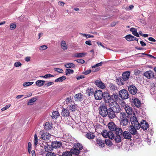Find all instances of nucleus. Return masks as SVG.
I'll use <instances>...</instances> for the list:
<instances>
[{"label": "nucleus", "instance_id": "1", "mask_svg": "<svg viewBox=\"0 0 156 156\" xmlns=\"http://www.w3.org/2000/svg\"><path fill=\"white\" fill-rule=\"evenodd\" d=\"M120 111V108L117 102H115L112 103L108 109V116L110 119H113L116 117L115 113H119Z\"/></svg>", "mask_w": 156, "mask_h": 156}, {"label": "nucleus", "instance_id": "2", "mask_svg": "<svg viewBox=\"0 0 156 156\" xmlns=\"http://www.w3.org/2000/svg\"><path fill=\"white\" fill-rule=\"evenodd\" d=\"M73 148L71 151L73 154L77 155L80 153V151L83 149V146L79 143H76L74 144Z\"/></svg>", "mask_w": 156, "mask_h": 156}, {"label": "nucleus", "instance_id": "3", "mask_svg": "<svg viewBox=\"0 0 156 156\" xmlns=\"http://www.w3.org/2000/svg\"><path fill=\"white\" fill-rule=\"evenodd\" d=\"M99 110L100 114L102 116L106 117L108 115V109L104 105H102L100 106Z\"/></svg>", "mask_w": 156, "mask_h": 156}, {"label": "nucleus", "instance_id": "4", "mask_svg": "<svg viewBox=\"0 0 156 156\" xmlns=\"http://www.w3.org/2000/svg\"><path fill=\"white\" fill-rule=\"evenodd\" d=\"M102 135L105 138L108 137L109 139L113 140L114 138V135L112 132L108 131L106 130H104L102 133Z\"/></svg>", "mask_w": 156, "mask_h": 156}, {"label": "nucleus", "instance_id": "5", "mask_svg": "<svg viewBox=\"0 0 156 156\" xmlns=\"http://www.w3.org/2000/svg\"><path fill=\"white\" fill-rule=\"evenodd\" d=\"M130 121L131 123V126H133L138 129H139L140 124L138 122L136 118L134 115L131 116L130 118Z\"/></svg>", "mask_w": 156, "mask_h": 156}, {"label": "nucleus", "instance_id": "6", "mask_svg": "<svg viewBox=\"0 0 156 156\" xmlns=\"http://www.w3.org/2000/svg\"><path fill=\"white\" fill-rule=\"evenodd\" d=\"M119 95L122 99H125L129 98L128 91L125 89H123L119 92Z\"/></svg>", "mask_w": 156, "mask_h": 156}, {"label": "nucleus", "instance_id": "7", "mask_svg": "<svg viewBox=\"0 0 156 156\" xmlns=\"http://www.w3.org/2000/svg\"><path fill=\"white\" fill-rule=\"evenodd\" d=\"M122 104H124L123 108L126 113L128 115H130L132 114L133 112V110L131 107L126 104L125 102H123Z\"/></svg>", "mask_w": 156, "mask_h": 156}, {"label": "nucleus", "instance_id": "8", "mask_svg": "<svg viewBox=\"0 0 156 156\" xmlns=\"http://www.w3.org/2000/svg\"><path fill=\"white\" fill-rule=\"evenodd\" d=\"M103 93L102 91L99 90H97L94 93V97L96 100H101L103 98Z\"/></svg>", "mask_w": 156, "mask_h": 156}, {"label": "nucleus", "instance_id": "9", "mask_svg": "<svg viewBox=\"0 0 156 156\" xmlns=\"http://www.w3.org/2000/svg\"><path fill=\"white\" fill-rule=\"evenodd\" d=\"M128 90L130 93L133 95L135 94L137 91V88L133 85L129 86L128 87Z\"/></svg>", "mask_w": 156, "mask_h": 156}, {"label": "nucleus", "instance_id": "10", "mask_svg": "<svg viewBox=\"0 0 156 156\" xmlns=\"http://www.w3.org/2000/svg\"><path fill=\"white\" fill-rule=\"evenodd\" d=\"M140 126L139 129L141 127L144 130H147L149 126L148 123L144 120H143L141 122Z\"/></svg>", "mask_w": 156, "mask_h": 156}, {"label": "nucleus", "instance_id": "11", "mask_svg": "<svg viewBox=\"0 0 156 156\" xmlns=\"http://www.w3.org/2000/svg\"><path fill=\"white\" fill-rule=\"evenodd\" d=\"M144 75L148 79H150L154 76L153 72L151 70L146 72L144 74Z\"/></svg>", "mask_w": 156, "mask_h": 156}, {"label": "nucleus", "instance_id": "12", "mask_svg": "<svg viewBox=\"0 0 156 156\" xmlns=\"http://www.w3.org/2000/svg\"><path fill=\"white\" fill-rule=\"evenodd\" d=\"M51 135L48 133H46L42 134L41 136V138L43 140H48L50 136Z\"/></svg>", "mask_w": 156, "mask_h": 156}, {"label": "nucleus", "instance_id": "13", "mask_svg": "<svg viewBox=\"0 0 156 156\" xmlns=\"http://www.w3.org/2000/svg\"><path fill=\"white\" fill-rule=\"evenodd\" d=\"M61 115L63 116L68 117L70 115L69 110L66 108H63L61 112Z\"/></svg>", "mask_w": 156, "mask_h": 156}, {"label": "nucleus", "instance_id": "14", "mask_svg": "<svg viewBox=\"0 0 156 156\" xmlns=\"http://www.w3.org/2000/svg\"><path fill=\"white\" fill-rule=\"evenodd\" d=\"M108 126L109 129L111 132L114 131L117 127L116 125L113 122H109Z\"/></svg>", "mask_w": 156, "mask_h": 156}, {"label": "nucleus", "instance_id": "15", "mask_svg": "<svg viewBox=\"0 0 156 156\" xmlns=\"http://www.w3.org/2000/svg\"><path fill=\"white\" fill-rule=\"evenodd\" d=\"M136 129L137 128L135 126H130V128L129 129V131L131 135H133L137 134V131Z\"/></svg>", "mask_w": 156, "mask_h": 156}, {"label": "nucleus", "instance_id": "16", "mask_svg": "<svg viewBox=\"0 0 156 156\" xmlns=\"http://www.w3.org/2000/svg\"><path fill=\"white\" fill-rule=\"evenodd\" d=\"M119 117L120 119V121L128 119V116L124 112H120L119 114Z\"/></svg>", "mask_w": 156, "mask_h": 156}, {"label": "nucleus", "instance_id": "17", "mask_svg": "<svg viewBox=\"0 0 156 156\" xmlns=\"http://www.w3.org/2000/svg\"><path fill=\"white\" fill-rule=\"evenodd\" d=\"M122 134L124 138L126 139H130L132 137V135L129 132L125 131Z\"/></svg>", "mask_w": 156, "mask_h": 156}, {"label": "nucleus", "instance_id": "18", "mask_svg": "<svg viewBox=\"0 0 156 156\" xmlns=\"http://www.w3.org/2000/svg\"><path fill=\"white\" fill-rule=\"evenodd\" d=\"M130 72L126 71L123 73L122 75V78L123 80H128L130 75Z\"/></svg>", "mask_w": 156, "mask_h": 156}, {"label": "nucleus", "instance_id": "19", "mask_svg": "<svg viewBox=\"0 0 156 156\" xmlns=\"http://www.w3.org/2000/svg\"><path fill=\"white\" fill-rule=\"evenodd\" d=\"M96 85L98 87L104 89L105 87V84L101 81L97 80L95 82Z\"/></svg>", "mask_w": 156, "mask_h": 156}, {"label": "nucleus", "instance_id": "20", "mask_svg": "<svg viewBox=\"0 0 156 156\" xmlns=\"http://www.w3.org/2000/svg\"><path fill=\"white\" fill-rule=\"evenodd\" d=\"M104 100L106 103L108 104L109 107H110V105H111V104L112 103H113V102H116L115 101H113L112 100V97L111 95L109 96L108 97V98H105V99Z\"/></svg>", "mask_w": 156, "mask_h": 156}, {"label": "nucleus", "instance_id": "21", "mask_svg": "<svg viewBox=\"0 0 156 156\" xmlns=\"http://www.w3.org/2000/svg\"><path fill=\"white\" fill-rule=\"evenodd\" d=\"M67 107L72 112H75L77 110V106L74 102L71 105H69Z\"/></svg>", "mask_w": 156, "mask_h": 156}, {"label": "nucleus", "instance_id": "22", "mask_svg": "<svg viewBox=\"0 0 156 156\" xmlns=\"http://www.w3.org/2000/svg\"><path fill=\"white\" fill-rule=\"evenodd\" d=\"M62 143L60 142L54 141L52 143L51 145L53 148H57L60 147Z\"/></svg>", "mask_w": 156, "mask_h": 156}, {"label": "nucleus", "instance_id": "23", "mask_svg": "<svg viewBox=\"0 0 156 156\" xmlns=\"http://www.w3.org/2000/svg\"><path fill=\"white\" fill-rule=\"evenodd\" d=\"M86 137L89 139L90 140L94 138L95 136L92 133L89 132L86 134Z\"/></svg>", "mask_w": 156, "mask_h": 156}, {"label": "nucleus", "instance_id": "24", "mask_svg": "<svg viewBox=\"0 0 156 156\" xmlns=\"http://www.w3.org/2000/svg\"><path fill=\"white\" fill-rule=\"evenodd\" d=\"M126 39L128 41H134L136 39V37L131 34H129L125 36Z\"/></svg>", "mask_w": 156, "mask_h": 156}, {"label": "nucleus", "instance_id": "25", "mask_svg": "<svg viewBox=\"0 0 156 156\" xmlns=\"http://www.w3.org/2000/svg\"><path fill=\"white\" fill-rule=\"evenodd\" d=\"M87 53L82 52L80 53H76L74 54V57L76 58H82L85 56L87 54Z\"/></svg>", "mask_w": 156, "mask_h": 156}, {"label": "nucleus", "instance_id": "26", "mask_svg": "<svg viewBox=\"0 0 156 156\" xmlns=\"http://www.w3.org/2000/svg\"><path fill=\"white\" fill-rule=\"evenodd\" d=\"M97 143L99 146L101 147H104L105 145L104 141L100 139H97Z\"/></svg>", "mask_w": 156, "mask_h": 156}, {"label": "nucleus", "instance_id": "27", "mask_svg": "<svg viewBox=\"0 0 156 156\" xmlns=\"http://www.w3.org/2000/svg\"><path fill=\"white\" fill-rule=\"evenodd\" d=\"M120 123L122 126H124V128H126V126L128 125L129 120L128 119L120 121Z\"/></svg>", "mask_w": 156, "mask_h": 156}, {"label": "nucleus", "instance_id": "28", "mask_svg": "<svg viewBox=\"0 0 156 156\" xmlns=\"http://www.w3.org/2000/svg\"><path fill=\"white\" fill-rule=\"evenodd\" d=\"M75 100L77 101H80L83 98L82 95L81 93H78L74 96Z\"/></svg>", "mask_w": 156, "mask_h": 156}, {"label": "nucleus", "instance_id": "29", "mask_svg": "<svg viewBox=\"0 0 156 156\" xmlns=\"http://www.w3.org/2000/svg\"><path fill=\"white\" fill-rule=\"evenodd\" d=\"M115 134L116 135H122L123 133V131L122 129L119 127H116L114 130Z\"/></svg>", "mask_w": 156, "mask_h": 156}, {"label": "nucleus", "instance_id": "30", "mask_svg": "<svg viewBox=\"0 0 156 156\" xmlns=\"http://www.w3.org/2000/svg\"><path fill=\"white\" fill-rule=\"evenodd\" d=\"M64 66L67 68H75L76 66L73 63H69L65 64Z\"/></svg>", "mask_w": 156, "mask_h": 156}, {"label": "nucleus", "instance_id": "31", "mask_svg": "<svg viewBox=\"0 0 156 156\" xmlns=\"http://www.w3.org/2000/svg\"><path fill=\"white\" fill-rule=\"evenodd\" d=\"M61 47L62 49L65 51L67 50L68 47L66 42L64 41H61Z\"/></svg>", "mask_w": 156, "mask_h": 156}, {"label": "nucleus", "instance_id": "32", "mask_svg": "<svg viewBox=\"0 0 156 156\" xmlns=\"http://www.w3.org/2000/svg\"><path fill=\"white\" fill-rule=\"evenodd\" d=\"M53 148L52 145H50L48 144L45 145L44 147L45 151L48 152H49V151H52Z\"/></svg>", "mask_w": 156, "mask_h": 156}, {"label": "nucleus", "instance_id": "33", "mask_svg": "<svg viewBox=\"0 0 156 156\" xmlns=\"http://www.w3.org/2000/svg\"><path fill=\"white\" fill-rule=\"evenodd\" d=\"M59 115V114L58 111H53L52 112L51 117L53 119H56Z\"/></svg>", "mask_w": 156, "mask_h": 156}, {"label": "nucleus", "instance_id": "34", "mask_svg": "<svg viewBox=\"0 0 156 156\" xmlns=\"http://www.w3.org/2000/svg\"><path fill=\"white\" fill-rule=\"evenodd\" d=\"M66 101L67 106L69 105H71L74 103V102L73 101V98L71 97L67 98L66 100Z\"/></svg>", "mask_w": 156, "mask_h": 156}, {"label": "nucleus", "instance_id": "35", "mask_svg": "<svg viewBox=\"0 0 156 156\" xmlns=\"http://www.w3.org/2000/svg\"><path fill=\"white\" fill-rule=\"evenodd\" d=\"M130 30L132 32L134 36L137 37H139V34L137 32L136 29L134 28H131L130 29Z\"/></svg>", "mask_w": 156, "mask_h": 156}, {"label": "nucleus", "instance_id": "36", "mask_svg": "<svg viewBox=\"0 0 156 156\" xmlns=\"http://www.w3.org/2000/svg\"><path fill=\"white\" fill-rule=\"evenodd\" d=\"M45 83L44 80H38L36 81V84L37 86L40 87L43 86Z\"/></svg>", "mask_w": 156, "mask_h": 156}, {"label": "nucleus", "instance_id": "37", "mask_svg": "<svg viewBox=\"0 0 156 156\" xmlns=\"http://www.w3.org/2000/svg\"><path fill=\"white\" fill-rule=\"evenodd\" d=\"M133 103L136 106L137 108H139L140 106V101L137 98H135L134 99Z\"/></svg>", "mask_w": 156, "mask_h": 156}, {"label": "nucleus", "instance_id": "38", "mask_svg": "<svg viewBox=\"0 0 156 156\" xmlns=\"http://www.w3.org/2000/svg\"><path fill=\"white\" fill-rule=\"evenodd\" d=\"M94 92L93 89L92 88H88L87 90L86 93L87 95L90 96L93 94Z\"/></svg>", "mask_w": 156, "mask_h": 156}, {"label": "nucleus", "instance_id": "39", "mask_svg": "<svg viewBox=\"0 0 156 156\" xmlns=\"http://www.w3.org/2000/svg\"><path fill=\"white\" fill-rule=\"evenodd\" d=\"M52 126L49 122H46L44 125V129L46 130H49L51 129Z\"/></svg>", "mask_w": 156, "mask_h": 156}, {"label": "nucleus", "instance_id": "40", "mask_svg": "<svg viewBox=\"0 0 156 156\" xmlns=\"http://www.w3.org/2000/svg\"><path fill=\"white\" fill-rule=\"evenodd\" d=\"M73 152H72L71 150L70 151H67L64 152L62 154V156H72Z\"/></svg>", "mask_w": 156, "mask_h": 156}, {"label": "nucleus", "instance_id": "41", "mask_svg": "<svg viewBox=\"0 0 156 156\" xmlns=\"http://www.w3.org/2000/svg\"><path fill=\"white\" fill-rule=\"evenodd\" d=\"M123 79L120 78H118L116 79L117 83L119 85H122L124 84V81Z\"/></svg>", "mask_w": 156, "mask_h": 156}, {"label": "nucleus", "instance_id": "42", "mask_svg": "<svg viewBox=\"0 0 156 156\" xmlns=\"http://www.w3.org/2000/svg\"><path fill=\"white\" fill-rule=\"evenodd\" d=\"M66 79V77L65 76H62V77H60L55 80V82H61Z\"/></svg>", "mask_w": 156, "mask_h": 156}, {"label": "nucleus", "instance_id": "43", "mask_svg": "<svg viewBox=\"0 0 156 156\" xmlns=\"http://www.w3.org/2000/svg\"><path fill=\"white\" fill-rule=\"evenodd\" d=\"M108 87L111 90H116L117 89V87L113 83H109L108 85Z\"/></svg>", "mask_w": 156, "mask_h": 156}, {"label": "nucleus", "instance_id": "44", "mask_svg": "<svg viewBox=\"0 0 156 156\" xmlns=\"http://www.w3.org/2000/svg\"><path fill=\"white\" fill-rule=\"evenodd\" d=\"M37 100V98L36 97H34L31 98V99H30L28 103V105H31L33 104Z\"/></svg>", "mask_w": 156, "mask_h": 156}, {"label": "nucleus", "instance_id": "45", "mask_svg": "<svg viewBox=\"0 0 156 156\" xmlns=\"http://www.w3.org/2000/svg\"><path fill=\"white\" fill-rule=\"evenodd\" d=\"M112 97V100L113 101H116L119 100L118 95L115 94H114L113 95H111Z\"/></svg>", "mask_w": 156, "mask_h": 156}, {"label": "nucleus", "instance_id": "46", "mask_svg": "<svg viewBox=\"0 0 156 156\" xmlns=\"http://www.w3.org/2000/svg\"><path fill=\"white\" fill-rule=\"evenodd\" d=\"M115 140L116 142L119 143L121 141V139L120 136V135H116V136L115 137Z\"/></svg>", "mask_w": 156, "mask_h": 156}, {"label": "nucleus", "instance_id": "47", "mask_svg": "<svg viewBox=\"0 0 156 156\" xmlns=\"http://www.w3.org/2000/svg\"><path fill=\"white\" fill-rule=\"evenodd\" d=\"M73 69H68L66 70V75L67 76L69 75L70 73H73Z\"/></svg>", "mask_w": 156, "mask_h": 156}, {"label": "nucleus", "instance_id": "48", "mask_svg": "<svg viewBox=\"0 0 156 156\" xmlns=\"http://www.w3.org/2000/svg\"><path fill=\"white\" fill-rule=\"evenodd\" d=\"M34 83V82H26L24 83L23 84V85L24 87H27L28 86H30L32 84H33Z\"/></svg>", "mask_w": 156, "mask_h": 156}, {"label": "nucleus", "instance_id": "49", "mask_svg": "<svg viewBox=\"0 0 156 156\" xmlns=\"http://www.w3.org/2000/svg\"><path fill=\"white\" fill-rule=\"evenodd\" d=\"M47 48L48 47L47 45H44L41 46L39 48V49L40 51H43L46 50Z\"/></svg>", "mask_w": 156, "mask_h": 156}, {"label": "nucleus", "instance_id": "50", "mask_svg": "<svg viewBox=\"0 0 156 156\" xmlns=\"http://www.w3.org/2000/svg\"><path fill=\"white\" fill-rule=\"evenodd\" d=\"M38 144V139L37 135L35 134L34 136V144L35 145H36Z\"/></svg>", "mask_w": 156, "mask_h": 156}, {"label": "nucleus", "instance_id": "51", "mask_svg": "<svg viewBox=\"0 0 156 156\" xmlns=\"http://www.w3.org/2000/svg\"><path fill=\"white\" fill-rule=\"evenodd\" d=\"M109 94L108 93L105 92L103 94V97L104 98V99L105 100V98H108V97L110 96Z\"/></svg>", "mask_w": 156, "mask_h": 156}, {"label": "nucleus", "instance_id": "52", "mask_svg": "<svg viewBox=\"0 0 156 156\" xmlns=\"http://www.w3.org/2000/svg\"><path fill=\"white\" fill-rule=\"evenodd\" d=\"M54 70L55 71L60 73H62L64 72L63 70L62 69L58 68H54Z\"/></svg>", "mask_w": 156, "mask_h": 156}, {"label": "nucleus", "instance_id": "53", "mask_svg": "<svg viewBox=\"0 0 156 156\" xmlns=\"http://www.w3.org/2000/svg\"><path fill=\"white\" fill-rule=\"evenodd\" d=\"M103 64V63L102 62H101L99 63H97L94 66H93L91 67L92 68H95L96 67H99V66H101Z\"/></svg>", "mask_w": 156, "mask_h": 156}, {"label": "nucleus", "instance_id": "54", "mask_svg": "<svg viewBox=\"0 0 156 156\" xmlns=\"http://www.w3.org/2000/svg\"><path fill=\"white\" fill-rule=\"evenodd\" d=\"M75 61H76L78 63L80 64H83L85 62L84 60L82 59H78L75 60Z\"/></svg>", "mask_w": 156, "mask_h": 156}, {"label": "nucleus", "instance_id": "55", "mask_svg": "<svg viewBox=\"0 0 156 156\" xmlns=\"http://www.w3.org/2000/svg\"><path fill=\"white\" fill-rule=\"evenodd\" d=\"M105 141V143L107 145H108V146H110L111 145H112V142L110 141V140H109L106 139Z\"/></svg>", "mask_w": 156, "mask_h": 156}, {"label": "nucleus", "instance_id": "56", "mask_svg": "<svg viewBox=\"0 0 156 156\" xmlns=\"http://www.w3.org/2000/svg\"><path fill=\"white\" fill-rule=\"evenodd\" d=\"M46 156H56L54 153L49 152H48L46 155Z\"/></svg>", "mask_w": 156, "mask_h": 156}, {"label": "nucleus", "instance_id": "57", "mask_svg": "<svg viewBox=\"0 0 156 156\" xmlns=\"http://www.w3.org/2000/svg\"><path fill=\"white\" fill-rule=\"evenodd\" d=\"M54 76V75H52L50 74H48L45 75L44 76V78L47 79L49 78H50L51 77H53Z\"/></svg>", "mask_w": 156, "mask_h": 156}, {"label": "nucleus", "instance_id": "58", "mask_svg": "<svg viewBox=\"0 0 156 156\" xmlns=\"http://www.w3.org/2000/svg\"><path fill=\"white\" fill-rule=\"evenodd\" d=\"M16 27V25L13 23L11 24L10 25V28L11 30L15 29Z\"/></svg>", "mask_w": 156, "mask_h": 156}, {"label": "nucleus", "instance_id": "59", "mask_svg": "<svg viewBox=\"0 0 156 156\" xmlns=\"http://www.w3.org/2000/svg\"><path fill=\"white\" fill-rule=\"evenodd\" d=\"M10 105H6L3 108H2L1 109V110L2 111H5V110H6L7 109L9 108L10 107Z\"/></svg>", "mask_w": 156, "mask_h": 156}, {"label": "nucleus", "instance_id": "60", "mask_svg": "<svg viewBox=\"0 0 156 156\" xmlns=\"http://www.w3.org/2000/svg\"><path fill=\"white\" fill-rule=\"evenodd\" d=\"M81 34L83 35V36H85L87 38L94 37L93 35H90L89 34Z\"/></svg>", "mask_w": 156, "mask_h": 156}, {"label": "nucleus", "instance_id": "61", "mask_svg": "<svg viewBox=\"0 0 156 156\" xmlns=\"http://www.w3.org/2000/svg\"><path fill=\"white\" fill-rule=\"evenodd\" d=\"M54 84V83L51 82H49L45 84V86L46 87H48L50 85Z\"/></svg>", "mask_w": 156, "mask_h": 156}, {"label": "nucleus", "instance_id": "62", "mask_svg": "<svg viewBox=\"0 0 156 156\" xmlns=\"http://www.w3.org/2000/svg\"><path fill=\"white\" fill-rule=\"evenodd\" d=\"M22 65L21 63L20 62H16L14 64V66L16 67H18Z\"/></svg>", "mask_w": 156, "mask_h": 156}, {"label": "nucleus", "instance_id": "63", "mask_svg": "<svg viewBox=\"0 0 156 156\" xmlns=\"http://www.w3.org/2000/svg\"><path fill=\"white\" fill-rule=\"evenodd\" d=\"M31 143L29 142L28 143V151L29 154H30L31 150Z\"/></svg>", "mask_w": 156, "mask_h": 156}, {"label": "nucleus", "instance_id": "64", "mask_svg": "<svg viewBox=\"0 0 156 156\" xmlns=\"http://www.w3.org/2000/svg\"><path fill=\"white\" fill-rule=\"evenodd\" d=\"M91 72V70H87L85 71V72H83V74L87 75L90 73Z\"/></svg>", "mask_w": 156, "mask_h": 156}]
</instances>
